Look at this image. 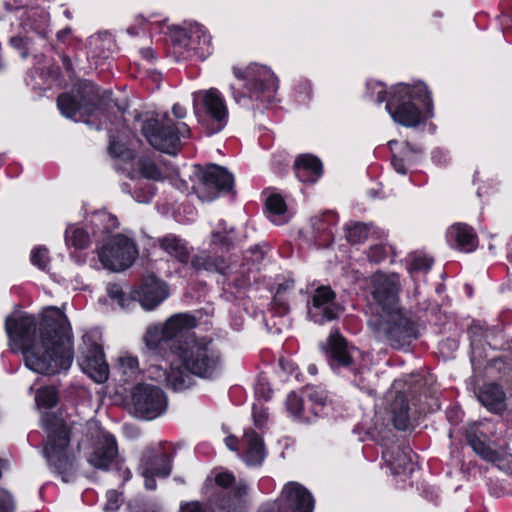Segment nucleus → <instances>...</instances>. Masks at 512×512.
Segmentation results:
<instances>
[{
	"instance_id": "32",
	"label": "nucleus",
	"mask_w": 512,
	"mask_h": 512,
	"mask_svg": "<svg viewBox=\"0 0 512 512\" xmlns=\"http://www.w3.org/2000/svg\"><path fill=\"white\" fill-rule=\"evenodd\" d=\"M160 247L180 262H187L189 252L186 243L175 235H167L159 240Z\"/></svg>"
},
{
	"instance_id": "10",
	"label": "nucleus",
	"mask_w": 512,
	"mask_h": 512,
	"mask_svg": "<svg viewBox=\"0 0 512 512\" xmlns=\"http://www.w3.org/2000/svg\"><path fill=\"white\" fill-rule=\"evenodd\" d=\"M136 256L134 242L121 234L112 236L98 251V258L103 267L114 272L130 267Z\"/></svg>"
},
{
	"instance_id": "53",
	"label": "nucleus",
	"mask_w": 512,
	"mask_h": 512,
	"mask_svg": "<svg viewBox=\"0 0 512 512\" xmlns=\"http://www.w3.org/2000/svg\"><path fill=\"white\" fill-rule=\"evenodd\" d=\"M469 333H470L471 338H472V345H474L475 343L480 342L481 337L484 334V331H483V329H482V327L480 325L473 324L470 327Z\"/></svg>"
},
{
	"instance_id": "51",
	"label": "nucleus",
	"mask_w": 512,
	"mask_h": 512,
	"mask_svg": "<svg viewBox=\"0 0 512 512\" xmlns=\"http://www.w3.org/2000/svg\"><path fill=\"white\" fill-rule=\"evenodd\" d=\"M120 362L125 372H133L138 368V360L133 356H123L120 358Z\"/></svg>"
},
{
	"instance_id": "14",
	"label": "nucleus",
	"mask_w": 512,
	"mask_h": 512,
	"mask_svg": "<svg viewBox=\"0 0 512 512\" xmlns=\"http://www.w3.org/2000/svg\"><path fill=\"white\" fill-rule=\"evenodd\" d=\"M307 307L309 318L319 324L338 318L342 312V308L336 302V295L329 286L316 288Z\"/></svg>"
},
{
	"instance_id": "58",
	"label": "nucleus",
	"mask_w": 512,
	"mask_h": 512,
	"mask_svg": "<svg viewBox=\"0 0 512 512\" xmlns=\"http://www.w3.org/2000/svg\"><path fill=\"white\" fill-rule=\"evenodd\" d=\"M225 443H226V445L228 446L229 449L235 450L236 446H237V443H238V440L234 436H228L225 439Z\"/></svg>"
},
{
	"instance_id": "36",
	"label": "nucleus",
	"mask_w": 512,
	"mask_h": 512,
	"mask_svg": "<svg viewBox=\"0 0 512 512\" xmlns=\"http://www.w3.org/2000/svg\"><path fill=\"white\" fill-rule=\"evenodd\" d=\"M369 232V226L363 223L348 224L345 228L346 239L353 244L365 241L369 236Z\"/></svg>"
},
{
	"instance_id": "39",
	"label": "nucleus",
	"mask_w": 512,
	"mask_h": 512,
	"mask_svg": "<svg viewBox=\"0 0 512 512\" xmlns=\"http://www.w3.org/2000/svg\"><path fill=\"white\" fill-rule=\"evenodd\" d=\"M36 405L43 408H51L58 402L57 391L53 387H45L37 391Z\"/></svg>"
},
{
	"instance_id": "62",
	"label": "nucleus",
	"mask_w": 512,
	"mask_h": 512,
	"mask_svg": "<svg viewBox=\"0 0 512 512\" xmlns=\"http://www.w3.org/2000/svg\"><path fill=\"white\" fill-rule=\"evenodd\" d=\"M212 241H213L214 243L221 242V241H222V239H221V237H220V234H218V233H214V234H213V236H212Z\"/></svg>"
},
{
	"instance_id": "43",
	"label": "nucleus",
	"mask_w": 512,
	"mask_h": 512,
	"mask_svg": "<svg viewBox=\"0 0 512 512\" xmlns=\"http://www.w3.org/2000/svg\"><path fill=\"white\" fill-rule=\"evenodd\" d=\"M303 401L295 393H291L287 397L286 406L288 411L295 417L303 420H308L302 412Z\"/></svg>"
},
{
	"instance_id": "15",
	"label": "nucleus",
	"mask_w": 512,
	"mask_h": 512,
	"mask_svg": "<svg viewBox=\"0 0 512 512\" xmlns=\"http://www.w3.org/2000/svg\"><path fill=\"white\" fill-rule=\"evenodd\" d=\"M195 110L201 105L211 120L213 127L211 133L219 132L227 123L228 110L224 98L215 88L202 90L193 94Z\"/></svg>"
},
{
	"instance_id": "26",
	"label": "nucleus",
	"mask_w": 512,
	"mask_h": 512,
	"mask_svg": "<svg viewBox=\"0 0 512 512\" xmlns=\"http://www.w3.org/2000/svg\"><path fill=\"white\" fill-rule=\"evenodd\" d=\"M383 458L389 464L394 474L413 470V453L409 448L397 446L393 450H386L383 452Z\"/></svg>"
},
{
	"instance_id": "64",
	"label": "nucleus",
	"mask_w": 512,
	"mask_h": 512,
	"mask_svg": "<svg viewBox=\"0 0 512 512\" xmlns=\"http://www.w3.org/2000/svg\"><path fill=\"white\" fill-rule=\"evenodd\" d=\"M308 370H309V372H310L311 374H315V373H316V371H317V369H316L315 365H310V366H309V368H308Z\"/></svg>"
},
{
	"instance_id": "29",
	"label": "nucleus",
	"mask_w": 512,
	"mask_h": 512,
	"mask_svg": "<svg viewBox=\"0 0 512 512\" xmlns=\"http://www.w3.org/2000/svg\"><path fill=\"white\" fill-rule=\"evenodd\" d=\"M389 411L396 429L406 430L409 427V406L403 393L398 392L393 396Z\"/></svg>"
},
{
	"instance_id": "27",
	"label": "nucleus",
	"mask_w": 512,
	"mask_h": 512,
	"mask_svg": "<svg viewBox=\"0 0 512 512\" xmlns=\"http://www.w3.org/2000/svg\"><path fill=\"white\" fill-rule=\"evenodd\" d=\"M129 176L132 179L145 178L160 181L164 178L162 171L152 158L146 155L138 156L132 160Z\"/></svg>"
},
{
	"instance_id": "8",
	"label": "nucleus",
	"mask_w": 512,
	"mask_h": 512,
	"mask_svg": "<svg viewBox=\"0 0 512 512\" xmlns=\"http://www.w3.org/2000/svg\"><path fill=\"white\" fill-rule=\"evenodd\" d=\"M139 471L145 487L154 490L156 478L167 477L171 472V455L166 444L157 442L146 447L140 459Z\"/></svg>"
},
{
	"instance_id": "45",
	"label": "nucleus",
	"mask_w": 512,
	"mask_h": 512,
	"mask_svg": "<svg viewBox=\"0 0 512 512\" xmlns=\"http://www.w3.org/2000/svg\"><path fill=\"white\" fill-rule=\"evenodd\" d=\"M433 264V259L426 255H416L411 260L409 271H428Z\"/></svg>"
},
{
	"instance_id": "60",
	"label": "nucleus",
	"mask_w": 512,
	"mask_h": 512,
	"mask_svg": "<svg viewBox=\"0 0 512 512\" xmlns=\"http://www.w3.org/2000/svg\"><path fill=\"white\" fill-rule=\"evenodd\" d=\"M386 100V92L384 90H380L378 93H377V101L379 103H382Z\"/></svg>"
},
{
	"instance_id": "23",
	"label": "nucleus",
	"mask_w": 512,
	"mask_h": 512,
	"mask_svg": "<svg viewBox=\"0 0 512 512\" xmlns=\"http://www.w3.org/2000/svg\"><path fill=\"white\" fill-rule=\"evenodd\" d=\"M449 241L463 252H472L477 247V236L473 229L466 224H454L448 230Z\"/></svg>"
},
{
	"instance_id": "30",
	"label": "nucleus",
	"mask_w": 512,
	"mask_h": 512,
	"mask_svg": "<svg viewBox=\"0 0 512 512\" xmlns=\"http://www.w3.org/2000/svg\"><path fill=\"white\" fill-rule=\"evenodd\" d=\"M168 338L172 339L196 326V319L187 313H179L171 316L163 324Z\"/></svg>"
},
{
	"instance_id": "48",
	"label": "nucleus",
	"mask_w": 512,
	"mask_h": 512,
	"mask_svg": "<svg viewBox=\"0 0 512 512\" xmlns=\"http://www.w3.org/2000/svg\"><path fill=\"white\" fill-rule=\"evenodd\" d=\"M387 249L382 245H375L369 249L368 257L370 261L379 263L386 258Z\"/></svg>"
},
{
	"instance_id": "55",
	"label": "nucleus",
	"mask_w": 512,
	"mask_h": 512,
	"mask_svg": "<svg viewBox=\"0 0 512 512\" xmlns=\"http://www.w3.org/2000/svg\"><path fill=\"white\" fill-rule=\"evenodd\" d=\"M29 0H5V5L8 9H19L25 6Z\"/></svg>"
},
{
	"instance_id": "5",
	"label": "nucleus",
	"mask_w": 512,
	"mask_h": 512,
	"mask_svg": "<svg viewBox=\"0 0 512 512\" xmlns=\"http://www.w3.org/2000/svg\"><path fill=\"white\" fill-rule=\"evenodd\" d=\"M369 325L380 340L397 349L408 346L417 337L412 322L401 309L371 318Z\"/></svg>"
},
{
	"instance_id": "20",
	"label": "nucleus",
	"mask_w": 512,
	"mask_h": 512,
	"mask_svg": "<svg viewBox=\"0 0 512 512\" xmlns=\"http://www.w3.org/2000/svg\"><path fill=\"white\" fill-rule=\"evenodd\" d=\"M117 452L115 437L108 432H101L88 456V462L97 469L109 470L115 463Z\"/></svg>"
},
{
	"instance_id": "22",
	"label": "nucleus",
	"mask_w": 512,
	"mask_h": 512,
	"mask_svg": "<svg viewBox=\"0 0 512 512\" xmlns=\"http://www.w3.org/2000/svg\"><path fill=\"white\" fill-rule=\"evenodd\" d=\"M169 295L164 282L155 276L148 277L138 292L139 302L146 310H152L163 302Z\"/></svg>"
},
{
	"instance_id": "47",
	"label": "nucleus",
	"mask_w": 512,
	"mask_h": 512,
	"mask_svg": "<svg viewBox=\"0 0 512 512\" xmlns=\"http://www.w3.org/2000/svg\"><path fill=\"white\" fill-rule=\"evenodd\" d=\"M15 505L9 492L0 489V512H14Z\"/></svg>"
},
{
	"instance_id": "59",
	"label": "nucleus",
	"mask_w": 512,
	"mask_h": 512,
	"mask_svg": "<svg viewBox=\"0 0 512 512\" xmlns=\"http://www.w3.org/2000/svg\"><path fill=\"white\" fill-rule=\"evenodd\" d=\"M40 20H39V23L36 24V28H41L42 26H44L47 22H48V14L44 11H42L40 13Z\"/></svg>"
},
{
	"instance_id": "37",
	"label": "nucleus",
	"mask_w": 512,
	"mask_h": 512,
	"mask_svg": "<svg viewBox=\"0 0 512 512\" xmlns=\"http://www.w3.org/2000/svg\"><path fill=\"white\" fill-rule=\"evenodd\" d=\"M167 340H170V338H168V334L163 325L151 326L144 336V341L150 349L157 348L161 342Z\"/></svg>"
},
{
	"instance_id": "50",
	"label": "nucleus",
	"mask_w": 512,
	"mask_h": 512,
	"mask_svg": "<svg viewBox=\"0 0 512 512\" xmlns=\"http://www.w3.org/2000/svg\"><path fill=\"white\" fill-rule=\"evenodd\" d=\"M253 419L256 426L262 427L267 420L266 410L255 404L253 406Z\"/></svg>"
},
{
	"instance_id": "33",
	"label": "nucleus",
	"mask_w": 512,
	"mask_h": 512,
	"mask_svg": "<svg viewBox=\"0 0 512 512\" xmlns=\"http://www.w3.org/2000/svg\"><path fill=\"white\" fill-rule=\"evenodd\" d=\"M304 396L311 402L314 414L320 415L324 408L330 404L326 391L320 386L307 385L303 390Z\"/></svg>"
},
{
	"instance_id": "28",
	"label": "nucleus",
	"mask_w": 512,
	"mask_h": 512,
	"mask_svg": "<svg viewBox=\"0 0 512 512\" xmlns=\"http://www.w3.org/2000/svg\"><path fill=\"white\" fill-rule=\"evenodd\" d=\"M477 397L481 404L491 412L499 413L505 409L506 396L497 384H485Z\"/></svg>"
},
{
	"instance_id": "35",
	"label": "nucleus",
	"mask_w": 512,
	"mask_h": 512,
	"mask_svg": "<svg viewBox=\"0 0 512 512\" xmlns=\"http://www.w3.org/2000/svg\"><path fill=\"white\" fill-rule=\"evenodd\" d=\"M266 207L271 215L272 221L275 224L280 225L288 220L287 216L285 215L287 206L281 195H270L266 200Z\"/></svg>"
},
{
	"instance_id": "42",
	"label": "nucleus",
	"mask_w": 512,
	"mask_h": 512,
	"mask_svg": "<svg viewBox=\"0 0 512 512\" xmlns=\"http://www.w3.org/2000/svg\"><path fill=\"white\" fill-rule=\"evenodd\" d=\"M107 292L109 297L115 300L121 308H127L132 303V299L127 297L117 284H110L107 287Z\"/></svg>"
},
{
	"instance_id": "3",
	"label": "nucleus",
	"mask_w": 512,
	"mask_h": 512,
	"mask_svg": "<svg viewBox=\"0 0 512 512\" xmlns=\"http://www.w3.org/2000/svg\"><path fill=\"white\" fill-rule=\"evenodd\" d=\"M386 110L392 119L405 127H416L432 116V99L424 83L413 86L398 84L393 90Z\"/></svg>"
},
{
	"instance_id": "21",
	"label": "nucleus",
	"mask_w": 512,
	"mask_h": 512,
	"mask_svg": "<svg viewBox=\"0 0 512 512\" xmlns=\"http://www.w3.org/2000/svg\"><path fill=\"white\" fill-rule=\"evenodd\" d=\"M333 367H349L359 354L354 347H348L346 340L337 332H332L324 346Z\"/></svg>"
},
{
	"instance_id": "4",
	"label": "nucleus",
	"mask_w": 512,
	"mask_h": 512,
	"mask_svg": "<svg viewBox=\"0 0 512 512\" xmlns=\"http://www.w3.org/2000/svg\"><path fill=\"white\" fill-rule=\"evenodd\" d=\"M42 422L47 431L44 454L56 471L62 474L63 481L68 482L73 471V460L67 451L68 429L61 419L50 413L43 415Z\"/></svg>"
},
{
	"instance_id": "46",
	"label": "nucleus",
	"mask_w": 512,
	"mask_h": 512,
	"mask_svg": "<svg viewBox=\"0 0 512 512\" xmlns=\"http://www.w3.org/2000/svg\"><path fill=\"white\" fill-rule=\"evenodd\" d=\"M106 503L104 505L105 511L117 510L123 502V498L120 493L115 490L108 491L106 494Z\"/></svg>"
},
{
	"instance_id": "49",
	"label": "nucleus",
	"mask_w": 512,
	"mask_h": 512,
	"mask_svg": "<svg viewBox=\"0 0 512 512\" xmlns=\"http://www.w3.org/2000/svg\"><path fill=\"white\" fill-rule=\"evenodd\" d=\"M179 512H214L199 502H189L181 506Z\"/></svg>"
},
{
	"instance_id": "13",
	"label": "nucleus",
	"mask_w": 512,
	"mask_h": 512,
	"mask_svg": "<svg viewBox=\"0 0 512 512\" xmlns=\"http://www.w3.org/2000/svg\"><path fill=\"white\" fill-rule=\"evenodd\" d=\"M94 99L93 86L84 82L75 87L72 94H61L57 105L63 116L80 121L92 112Z\"/></svg>"
},
{
	"instance_id": "17",
	"label": "nucleus",
	"mask_w": 512,
	"mask_h": 512,
	"mask_svg": "<svg viewBox=\"0 0 512 512\" xmlns=\"http://www.w3.org/2000/svg\"><path fill=\"white\" fill-rule=\"evenodd\" d=\"M398 277L376 273L372 277V296L380 307L377 316L386 314L387 311L399 310L397 306Z\"/></svg>"
},
{
	"instance_id": "40",
	"label": "nucleus",
	"mask_w": 512,
	"mask_h": 512,
	"mask_svg": "<svg viewBox=\"0 0 512 512\" xmlns=\"http://www.w3.org/2000/svg\"><path fill=\"white\" fill-rule=\"evenodd\" d=\"M470 445L472 449L483 459L492 463H496L497 461L500 460L499 452L495 449H492L481 440L472 439L470 440Z\"/></svg>"
},
{
	"instance_id": "54",
	"label": "nucleus",
	"mask_w": 512,
	"mask_h": 512,
	"mask_svg": "<svg viewBox=\"0 0 512 512\" xmlns=\"http://www.w3.org/2000/svg\"><path fill=\"white\" fill-rule=\"evenodd\" d=\"M258 512H286L282 509V506L275 501L273 503H269L259 509Z\"/></svg>"
},
{
	"instance_id": "2",
	"label": "nucleus",
	"mask_w": 512,
	"mask_h": 512,
	"mask_svg": "<svg viewBox=\"0 0 512 512\" xmlns=\"http://www.w3.org/2000/svg\"><path fill=\"white\" fill-rule=\"evenodd\" d=\"M222 368L221 354L211 340L187 339L159 364L149 368V376L174 390H183L192 383V376L212 378Z\"/></svg>"
},
{
	"instance_id": "61",
	"label": "nucleus",
	"mask_w": 512,
	"mask_h": 512,
	"mask_svg": "<svg viewBox=\"0 0 512 512\" xmlns=\"http://www.w3.org/2000/svg\"><path fill=\"white\" fill-rule=\"evenodd\" d=\"M11 43L15 47L19 48L21 46V44H22V39H20V38H13V39H11Z\"/></svg>"
},
{
	"instance_id": "18",
	"label": "nucleus",
	"mask_w": 512,
	"mask_h": 512,
	"mask_svg": "<svg viewBox=\"0 0 512 512\" xmlns=\"http://www.w3.org/2000/svg\"><path fill=\"white\" fill-rule=\"evenodd\" d=\"M275 502L286 512H313L314 509L312 495L298 482L287 483Z\"/></svg>"
},
{
	"instance_id": "9",
	"label": "nucleus",
	"mask_w": 512,
	"mask_h": 512,
	"mask_svg": "<svg viewBox=\"0 0 512 512\" xmlns=\"http://www.w3.org/2000/svg\"><path fill=\"white\" fill-rule=\"evenodd\" d=\"M193 190L202 201H212L220 192H229L234 185V178L224 167L210 165L198 169Z\"/></svg>"
},
{
	"instance_id": "19",
	"label": "nucleus",
	"mask_w": 512,
	"mask_h": 512,
	"mask_svg": "<svg viewBox=\"0 0 512 512\" xmlns=\"http://www.w3.org/2000/svg\"><path fill=\"white\" fill-rule=\"evenodd\" d=\"M173 37L186 48L195 51L201 58H205L210 53L211 37L198 23H191L187 28L176 29Z\"/></svg>"
},
{
	"instance_id": "1",
	"label": "nucleus",
	"mask_w": 512,
	"mask_h": 512,
	"mask_svg": "<svg viewBox=\"0 0 512 512\" xmlns=\"http://www.w3.org/2000/svg\"><path fill=\"white\" fill-rule=\"evenodd\" d=\"M5 328L13 349L23 353L30 370L39 374H54L70 367L71 329L67 317L59 309H49L39 328L32 316L7 318Z\"/></svg>"
},
{
	"instance_id": "6",
	"label": "nucleus",
	"mask_w": 512,
	"mask_h": 512,
	"mask_svg": "<svg viewBox=\"0 0 512 512\" xmlns=\"http://www.w3.org/2000/svg\"><path fill=\"white\" fill-rule=\"evenodd\" d=\"M142 133L152 147L173 154L179 148L180 138L188 137L190 130L184 123L175 126L167 114H161L147 119Z\"/></svg>"
},
{
	"instance_id": "31",
	"label": "nucleus",
	"mask_w": 512,
	"mask_h": 512,
	"mask_svg": "<svg viewBox=\"0 0 512 512\" xmlns=\"http://www.w3.org/2000/svg\"><path fill=\"white\" fill-rule=\"evenodd\" d=\"M191 266L196 271L218 272L224 274L226 271V263L222 258L212 257L207 252L201 251L191 260Z\"/></svg>"
},
{
	"instance_id": "44",
	"label": "nucleus",
	"mask_w": 512,
	"mask_h": 512,
	"mask_svg": "<svg viewBox=\"0 0 512 512\" xmlns=\"http://www.w3.org/2000/svg\"><path fill=\"white\" fill-rule=\"evenodd\" d=\"M31 261L33 265L39 269L46 270L49 265L48 250L44 247H37L31 253Z\"/></svg>"
},
{
	"instance_id": "25",
	"label": "nucleus",
	"mask_w": 512,
	"mask_h": 512,
	"mask_svg": "<svg viewBox=\"0 0 512 512\" xmlns=\"http://www.w3.org/2000/svg\"><path fill=\"white\" fill-rule=\"evenodd\" d=\"M294 168L297 178L304 183H314L322 174L321 162L312 155L299 156Z\"/></svg>"
},
{
	"instance_id": "57",
	"label": "nucleus",
	"mask_w": 512,
	"mask_h": 512,
	"mask_svg": "<svg viewBox=\"0 0 512 512\" xmlns=\"http://www.w3.org/2000/svg\"><path fill=\"white\" fill-rule=\"evenodd\" d=\"M172 110L176 118L182 119L186 116V109L180 104H175Z\"/></svg>"
},
{
	"instance_id": "16",
	"label": "nucleus",
	"mask_w": 512,
	"mask_h": 512,
	"mask_svg": "<svg viewBox=\"0 0 512 512\" xmlns=\"http://www.w3.org/2000/svg\"><path fill=\"white\" fill-rule=\"evenodd\" d=\"M209 481H214L218 490L215 494H225L219 500V506L228 512H236L243 496L247 493V487L243 482H235L234 475L228 471L214 470Z\"/></svg>"
},
{
	"instance_id": "34",
	"label": "nucleus",
	"mask_w": 512,
	"mask_h": 512,
	"mask_svg": "<svg viewBox=\"0 0 512 512\" xmlns=\"http://www.w3.org/2000/svg\"><path fill=\"white\" fill-rule=\"evenodd\" d=\"M65 242L76 250L87 248L91 243L89 234L81 227L69 225L65 231Z\"/></svg>"
},
{
	"instance_id": "63",
	"label": "nucleus",
	"mask_w": 512,
	"mask_h": 512,
	"mask_svg": "<svg viewBox=\"0 0 512 512\" xmlns=\"http://www.w3.org/2000/svg\"><path fill=\"white\" fill-rule=\"evenodd\" d=\"M256 394H257L258 396H259V395H261V397H262V398H264V399H268V398L270 397V392H268V394H267V395H265V394H261V392H260V386L256 389Z\"/></svg>"
},
{
	"instance_id": "52",
	"label": "nucleus",
	"mask_w": 512,
	"mask_h": 512,
	"mask_svg": "<svg viewBox=\"0 0 512 512\" xmlns=\"http://www.w3.org/2000/svg\"><path fill=\"white\" fill-rule=\"evenodd\" d=\"M108 149H109L110 154H112L116 157H120L123 155L125 147L123 144L115 141L114 139H111Z\"/></svg>"
},
{
	"instance_id": "38",
	"label": "nucleus",
	"mask_w": 512,
	"mask_h": 512,
	"mask_svg": "<svg viewBox=\"0 0 512 512\" xmlns=\"http://www.w3.org/2000/svg\"><path fill=\"white\" fill-rule=\"evenodd\" d=\"M92 223L102 231H111L118 227V220L112 214L106 211H99L94 214Z\"/></svg>"
},
{
	"instance_id": "11",
	"label": "nucleus",
	"mask_w": 512,
	"mask_h": 512,
	"mask_svg": "<svg viewBox=\"0 0 512 512\" xmlns=\"http://www.w3.org/2000/svg\"><path fill=\"white\" fill-rule=\"evenodd\" d=\"M167 408L164 392L153 385L138 384L132 391V412L141 419L152 420L160 416Z\"/></svg>"
},
{
	"instance_id": "56",
	"label": "nucleus",
	"mask_w": 512,
	"mask_h": 512,
	"mask_svg": "<svg viewBox=\"0 0 512 512\" xmlns=\"http://www.w3.org/2000/svg\"><path fill=\"white\" fill-rule=\"evenodd\" d=\"M392 164L398 173H401V174L406 173V167L401 159H397L394 157L392 159Z\"/></svg>"
},
{
	"instance_id": "7",
	"label": "nucleus",
	"mask_w": 512,
	"mask_h": 512,
	"mask_svg": "<svg viewBox=\"0 0 512 512\" xmlns=\"http://www.w3.org/2000/svg\"><path fill=\"white\" fill-rule=\"evenodd\" d=\"M235 77L243 82L250 98L269 101L276 92L278 84L274 73L266 66L250 64L244 70L233 69Z\"/></svg>"
},
{
	"instance_id": "24",
	"label": "nucleus",
	"mask_w": 512,
	"mask_h": 512,
	"mask_svg": "<svg viewBox=\"0 0 512 512\" xmlns=\"http://www.w3.org/2000/svg\"><path fill=\"white\" fill-rule=\"evenodd\" d=\"M244 461L247 465H260L265 458L264 443L261 437L252 430H247L242 439Z\"/></svg>"
},
{
	"instance_id": "12",
	"label": "nucleus",
	"mask_w": 512,
	"mask_h": 512,
	"mask_svg": "<svg viewBox=\"0 0 512 512\" xmlns=\"http://www.w3.org/2000/svg\"><path fill=\"white\" fill-rule=\"evenodd\" d=\"M98 332L93 331L83 336V347L79 360L82 371L96 383H103L108 379L109 369L104 359L101 346L98 344Z\"/></svg>"
},
{
	"instance_id": "41",
	"label": "nucleus",
	"mask_w": 512,
	"mask_h": 512,
	"mask_svg": "<svg viewBox=\"0 0 512 512\" xmlns=\"http://www.w3.org/2000/svg\"><path fill=\"white\" fill-rule=\"evenodd\" d=\"M289 288H293L292 281L279 285L276 295L274 296L272 308L280 315L287 313L289 310L288 303L283 297L284 291Z\"/></svg>"
}]
</instances>
